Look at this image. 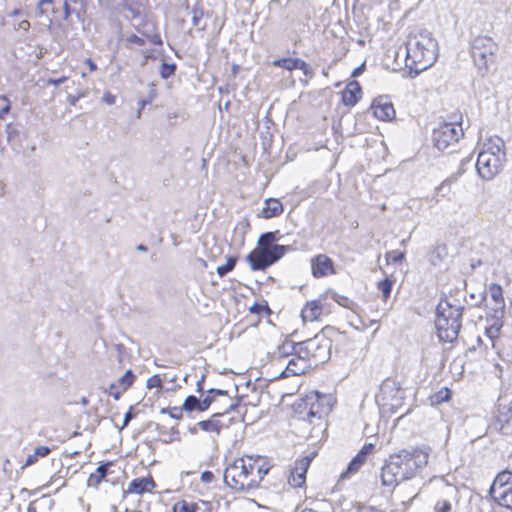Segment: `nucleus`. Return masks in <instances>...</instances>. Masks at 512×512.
Segmentation results:
<instances>
[{"mask_svg":"<svg viewBox=\"0 0 512 512\" xmlns=\"http://www.w3.org/2000/svg\"><path fill=\"white\" fill-rule=\"evenodd\" d=\"M273 467L272 459L267 456L243 455L226 467L224 481L237 492L257 489Z\"/></svg>","mask_w":512,"mask_h":512,"instance_id":"nucleus-1","label":"nucleus"},{"mask_svg":"<svg viewBox=\"0 0 512 512\" xmlns=\"http://www.w3.org/2000/svg\"><path fill=\"white\" fill-rule=\"evenodd\" d=\"M352 344L346 332L326 326L313 338L295 343V352L316 367L329 359L333 349L336 353L346 352L352 348Z\"/></svg>","mask_w":512,"mask_h":512,"instance_id":"nucleus-2","label":"nucleus"},{"mask_svg":"<svg viewBox=\"0 0 512 512\" xmlns=\"http://www.w3.org/2000/svg\"><path fill=\"white\" fill-rule=\"evenodd\" d=\"M428 458V453L420 448L404 449L390 455L381 468L382 485L393 488L414 478L427 465Z\"/></svg>","mask_w":512,"mask_h":512,"instance_id":"nucleus-3","label":"nucleus"},{"mask_svg":"<svg viewBox=\"0 0 512 512\" xmlns=\"http://www.w3.org/2000/svg\"><path fill=\"white\" fill-rule=\"evenodd\" d=\"M406 48L405 68L411 76L427 70L437 59V42L429 33L410 34Z\"/></svg>","mask_w":512,"mask_h":512,"instance_id":"nucleus-4","label":"nucleus"},{"mask_svg":"<svg viewBox=\"0 0 512 512\" xmlns=\"http://www.w3.org/2000/svg\"><path fill=\"white\" fill-rule=\"evenodd\" d=\"M506 162L505 143L497 135L485 139L476 161V170L485 180H491L498 175Z\"/></svg>","mask_w":512,"mask_h":512,"instance_id":"nucleus-5","label":"nucleus"},{"mask_svg":"<svg viewBox=\"0 0 512 512\" xmlns=\"http://www.w3.org/2000/svg\"><path fill=\"white\" fill-rule=\"evenodd\" d=\"M498 44L492 37L476 36L471 43V56L475 66L482 75L497 70Z\"/></svg>","mask_w":512,"mask_h":512,"instance_id":"nucleus-6","label":"nucleus"},{"mask_svg":"<svg viewBox=\"0 0 512 512\" xmlns=\"http://www.w3.org/2000/svg\"><path fill=\"white\" fill-rule=\"evenodd\" d=\"M462 120V113L455 111L448 115L447 120L443 121L433 130L432 140L438 150L446 151L458 144L459 140L464 136Z\"/></svg>","mask_w":512,"mask_h":512,"instance_id":"nucleus-7","label":"nucleus"},{"mask_svg":"<svg viewBox=\"0 0 512 512\" xmlns=\"http://www.w3.org/2000/svg\"><path fill=\"white\" fill-rule=\"evenodd\" d=\"M299 414L310 424L322 421L332 410L331 397L319 392L307 395L299 405Z\"/></svg>","mask_w":512,"mask_h":512,"instance_id":"nucleus-8","label":"nucleus"},{"mask_svg":"<svg viewBox=\"0 0 512 512\" xmlns=\"http://www.w3.org/2000/svg\"><path fill=\"white\" fill-rule=\"evenodd\" d=\"M435 325L439 339L452 343L457 339L461 328V313L457 309H438Z\"/></svg>","mask_w":512,"mask_h":512,"instance_id":"nucleus-9","label":"nucleus"},{"mask_svg":"<svg viewBox=\"0 0 512 512\" xmlns=\"http://www.w3.org/2000/svg\"><path fill=\"white\" fill-rule=\"evenodd\" d=\"M295 352V342L285 339L276 349L269 354L268 361L264 364L265 373L270 380L281 379V370L287 365L289 357Z\"/></svg>","mask_w":512,"mask_h":512,"instance_id":"nucleus-10","label":"nucleus"},{"mask_svg":"<svg viewBox=\"0 0 512 512\" xmlns=\"http://www.w3.org/2000/svg\"><path fill=\"white\" fill-rule=\"evenodd\" d=\"M490 495L500 506H503L512 511V472L501 471L499 472L491 487Z\"/></svg>","mask_w":512,"mask_h":512,"instance_id":"nucleus-11","label":"nucleus"},{"mask_svg":"<svg viewBox=\"0 0 512 512\" xmlns=\"http://www.w3.org/2000/svg\"><path fill=\"white\" fill-rule=\"evenodd\" d=\"M286 253V247H274L271 251L267 249L254 248L246 257L251 270H265L280 260Z\"/></svg>","mask_w":512,"mask_h":512,"instance_id":"nucleus-12","label":"nucleus"},{"mask_svg":"<svg viewBox=\"0 0 512 512\" xmlns=\"http://www.w3.org/2000/svg\"><path fill=\"white\" fill-rule=\"evenodd\" d=\"M331 313V305L326 301V296L321 293L317 298L307 301L301 309V319L304 323L316 322L323 315Z\"/></svg>","mask_w":512,"mask_h":512,"instance_id":"nucleus-13","label":"nucleus"},{"mask_svg":"<svg viewBox=\"0 0 512 512\" xmlns=\"http://www.w3.org/2000/svg\"><path fill=\"white\" fill-rule=\"evenodd\" d=\"M157 489V483L153 475L148 472L141 477L133 478L127 487L122 491V498L125 499L129 496L142 497L145 494H154Z\"/></svg>","mask_w":512,"mask_h":512,"instance_id":"nucleus-14","label":"nucleus"},{"mask_svg":"<svg viewBox=\"0 0 512 512\" xmlns=\"http://www.w3.org/2000/svg\"><path fill=\"white\" fill-rule=\"evenodd\" d=\"M456 194L457 179L455 177H449L435 187L431 196V204L437 205L440 203L451 202L456 197Z\"/></svg>","mask_w":512,"mask_h":512,"instance_id":"nucleus-15","label":"nucleus"},{"mask_svg":"<svg viewBox=\"0 0 512 512\" xmlns=\"http://www.w3.org/2000/svg\"><path fill=\"white\" fill-rule=\"evenodd\" d=\"M375 444L365 443L358 453L351 459L346 470L341 473V478H349L358 473L369 457L375 452Z\"/></svg>","mask_w":512,"mask_h":512,"instance_id":"nucleus-16","label":"nucleus"},{"mask_svg":"<svg viewBox=\"0 0 512 512\" xmlns=\"http://www.w3.org/2000/svg\"><path fill=\"white\" fill-rule=\"evenodd\" d=\"M311 273L314 278H324L337 273L334 261L326 254H317L311 258Z\"/></svg>","mask_w":512,"mask_h":512,"instance_id":"nucleus-17","label":"nucleus"},{"mask_svg":"<svg viewBox=\"0 0 512 512\" xmlns=\"http://www.w3.org/2000/svg\"><path fill=\"white\" fill-rule=\"evenodd\" d=\"M230 403L227 409L223 412L215 413L219 418L222 430L229 429L231 426L240 424L244 421L242 412L240 411V405L237 401L228 397Z\"/></svg>","mask_w":512,"mask_h":512,"instance_id":"nucleus-18","label":"nucleus"},{"mask_svg":"<svg viewBox=\"0 0 512 512\" xmlns=\"http://www.w3.org/2000/svg\"><path fill=\"white\" fill-rule=\"evenodd\" d=\"M313 366L304 359L298 352H294L288 359L287 365L281 370V378L299 376L305 374Z\"/></svg>","mask_w":512,"mask_h":512,"instance_id":"nucleus-19","label":"nucleus"},{"mask_svg":"<svg viewBox=\"0 0 512 512\" xmlns=\"http://www.w3.org/2000/svg\"><path fill=\"white\" fill-rule=\"evenodd\" d=\"M371 111L380 121H391L396 116V111L393 103L387 96L376 97L371 104Z\"/></svg>","mask_w":512,"mask_h":512,"instance_id":"nucleus-20","label":"nucleus"},{"mask_svg":"<svg viewBox=\"0 0 512 512\" xmlns=\"http://www.w3.org/2000/svg\"><path fill=\"white\" fill-rule=\"evenodd\" d=\"M310 466V459L303 457L298 459L290 471L288 483L294 488L302 487L306 482V474Z\"/></svg>","mask_w":512,"mask_h":512,"instance_id":"nucleus-21","label":"nucleus"},{"mask_svg":"<svg viewBox=\"0 0 512 512\" xmlns=\"http://www.w3.org/2000/svg\"><path fill=\"white\" fill-rule=\"evenodd\" d=\"M135 379V374L132 370L129 369L115 383H111L105 392L112 396L115 400H119L121 395L124 394L133 385Z\"/></svg>","mask_w":512,"mask_h":512,"instance_id":"nucleus-22","label":"nucleus"},{"mask_svg":"<svg viewBox=\"0 0 512 512\" xmlns=\"http://www.w3.org/2000/svg\"><path fill=\"white\" fill-rule=\"evenodd\" d=\"M272 65L275 67H280L287 71H293V70L298 69V70H301L303 72V74L306 76L312 75V69H311L310 65L306 61H304L300 58H290V57L279 58V59H275L272 62Z\"/></svg>","mask_w":512,"mask_h":512,"instance_id":"nucleus-23","label":"nucleus"},{"mask_svg":"<svg viewBox=\"0 0 512 512\" xmlns=\"http://www.w3.org/2000/svg\"><path fill=\"white\" fill-rule=\"evenodd\" d=\"M362 97V88L358 81L353 80L346 84L341 91V102L346 107H354Z\"/></svg>","mask_w":512,"mask_h":512,"instance_id":"nucleus-24","label":"nucleus"},{"mask_svg":"<svg viewBox=\"0 0 512 512\" xmlns=\"http://www.w3.org/2000/svg\"><path fill=\"white\" fill-rule=\"evenodd\" d=\"M155 32L152 34H143L142 37L131 34L126 37L125 39V46L126 48L133 50L136 46L142 47L146 44V42H150L153 45H162V39L160 34L157 31L156 26H154Z\"/></svg>","mask_w":512,"mask_h":512,"instance_id":"nucleus-25","label":"nucleus"},{"mask_svg":"<svg viewBox=\"0 0 512 512\" xmlns=\"http://www.w3.org/2000/svg\"><path fill=\"white\" fill-rule=\"evenodd\" d=\"M248 313L253 317V322L258 324L262 319L269 318L272 315V310L269 307L268 301L261 298L248 308Z\"/></svg>","mask_w":512,"mask_h":512,"instance_id":"nucleus-26","label":"nucleus"},{"mask_svg":"<svg viewBox=\"0 0 512 512\" xmlns=\"http://www.w3.org/2000/svg\"><path fill=\"white\" fill-rule=\"evenodd\" d=\"M113 461L101 462L100 465L87 478V486L98 489L101 483L106 479Z\"/></svg>","mask_w":512,"mask_h":512,"instance_id":"nucleus-27","label":"nucleus"},{"mask_svg":"<svg viewBox=\"0 0 512 512\" xmlns=\"http://www.w3.org/2000/svg\"><path fill=\"white\" fill-rule=\"evenodd\" d=\"M283 212L284 207L279 199L268 198L264 201V205L259 213V217L264 219H271L280 216Z\"/></svg>","mask_w":512,"mask_h":512,"instance_id":"nucleus-28","label":"nucleus"},{"mask_svg":"<svg viewBox=\"0 0 512 512\" xmlns=\"http://www.w3.org/2000/svg\"><path fill=\"white\" fill-rule=\"evenodd\" d=\"M218 416L214 413L208 419L196 423V428L202 432L219 435L223 430Z\"/></svg>","mask_w":512,"mask_h":512,"instance_id":"nucleus-29","label":"nucleus"},{"mask_svg":"<svg viewBox=\"0 0 512 512\" xmlns=\"http://www.w3.org/2000/svg\"><path fill=\"white\" fill-rule=\"evenodd\" d=\"M52 450L53 449L48 446H44V445L37 446L34 449L33 453L29 454L26 457V460L21 468L25 469L29 466L36 464L39 461V459L47 457L51 453Z\"/></svg>","mask_w":512,"mask_h":512,"instance_id":"nucleus-30","label":"nucleus"},{"mask_svg":"<svg viewBox=\"0 0 512 512\" xmlns=\"http://www.w3.org/2000/svg\"><path fill=\"white\" fill-rule=\"evenodd\" d=\"M200 506L198 502L181 498L176 500L171 507V512H199Z\"/></svg>","mask_w":512,"mask_h":512,"instance_id":"nucleus-31","label":"nucleus"},{"mask_svg":"<svg viewBox=\"0 0 512 512\" xmlns=\"http://www.w3.org/2000/svg\"><path fill=\"white\" fill-rule=\"evenodd\" d=\"M323 294L326 296L327 302H329L331 299L344 308L350 309L354 304V302L348 296L339 294L331 288L326 289Z\"/></svg>","mask_w":512,"mask_h":512,"instance_id":"nucleus-32","label":"nucleus"},{"mask_svg":"<svg viewBox=\"0 0 512 512\" xmlns=\"http://www.w3.org/2000/svg\"><path fill=\"white\" fill-rule=\"evenodd\" d=\"M276 232H266L260 235L257 247L260 249H267L268 251H271L274 247H285L284 245L276 244L277 241Z\"/></svg>","mask_w":512,"mask_h":512,"instance_id":"nucleus-33","label":"nucleus"},{"mask_svg":"<svg viewBox=\"0 0 512 512\" xmlns=\"http://www.w3.org/2000/svg\"><path fill=\"white\" fill-rule=\"evenodd\" d=\"M502 327L503 321L500 318H496L485 328V335L492 341L493 348H495V341L501 335Z\"/></svg>","mask_w":512,"mask_h":512,"instance_id":"nucleus-34","label":"nucleus"},{"mask_svg":"<svg viewBox=\"0 0 512 512\" xmlns=\"http://www.w3.org/2000/svg\"><path fill=\"white\" fill-rule=\"evenodd\" d=\"M218 397L228 398L229 396L226 391L211 389L208 395L203 400H200L199 411L208 410L211 404L217 401Z\"/></svg>","mask_w":512,"mask_h":512,"instance_id":"nucleus-35","label":"nucleus"},{"mask_svg":"<svg viewBox=\"0 0 512 512\" xmlns=\"http://www.w3.org/2000/svg\"><path fill=\"white\" fill-rule=\"evenodd\" d=\"M394 282V279L386 277L377 283V289L381 292L382 300L384 302H387L390 298Z\"/></svg>","mask_w":512,"mask_h":512,"instance_id":"nucleus-36","label":"nucleus"},{"mask_svg":"<svg viewBox=\"0 0 512 512\" xmlns=\"http://www.w3.org/2000/svg\"><path fill=\"white\" fill-rule=\"evenodd\" d=\"M452 397V391L448 387H443L430 396V401L433 405H440L444 402H449Z\"/></svg>","mask_w":512,"mask_h":512,"instance_id":"nucleus-37","label":"nucleus"},{"mask_svg":"<svg viewBox=\"0 0 512 512\" xmlns=\"http://www.w3.org/2000/svg\"><path fill=\"white\" fill-rule=\"evenodd\" d=\"M489 293L493 301L497 304H504L503 289L501 285L497 283H491L489 285Z\"/></svg>","mask_w":512,"mask_h":512,"instance_id":"nucleus-38","label":"nucleus"},{"mask_svg":"<svg viewBox=\"0 0 512 512\" xmlns=\"http://www.w3.org/2000/svg\"><path fill=\"white\" fill-rule=\"evenodd\" d=\"M236 263H237V258L236 257H233V256L228 257L226 259L225 264L220 265V266L217 267V269H216L217 274L220 277L225 276L226 274H228L229 272L234 270V268L236 266Z\"/></svg>","mask_w":512,"mask_h":512,"instance_id":"nucleus-39","label":"nucleus"},{"mask_svg":"<svg viewBox=\"0 0 512 512\" xmlns=\"http://www.w3.org/2000/svg\"><path fill=\"white\" fill-rule=\"evenodd\" d=\"M453 509L450 499H438L433 507V512H451Z\"/></svg>","mask_w":512,"mask_h":512,"instance_id":"nucleus-40","label":"nucleus"},{"mask_svg":"<svg viewBox=\"0 0 512 512\" xmlns=\"http://www.w3.org/2000/svg\"><path fill=\"white\" fill-rule=\"evenodd\" d=\"M199 405H200V400L196 396L190 395L184 400L182 407H183L184 411L192 412L194 410L199 411Z\"/></svg>","mask_w":512,"mask_h":512,"instance_id":"nucleus-41","label":"nucleus"},{"mask_svg":"<svg viewBox=\"0 0 512 512\" xmlns=\"http://www.w3.org/2000/svg\"><path fill=\"white\" fill-rule=\"evenodd\" d=\"M405 259V253L400 250H392L386 253L388 263H401Z\"/></svg>","mask_w":512,"mask_h":512,"instance_id":"nucleus-42","label":"nucleus"},{"mask_svg":"<svg viewBox=\"0 0 512 512\" xmlns=\"http://www.w3.org/2000/svg\"><path fill=\"white\" fill-rule=\"evenodd\" d=\"M176 65L174 63L163 62L160 67V75L163 79H167L175 74Z\"/></svg>","mask_w":512,"mask_h":512,"instance_id":"nucleus-43","label":"nucleus"},{"mask_svg":"<svg viewBox=\"0 0 512 512\" xmlns=\"http://www.w3.org/2000/svg\"><path fill=\"white\" fill-rule=\"evenodd\" d=\"M183 411H184L183 407H168V408H163L161 410V413L168 414L170 417L180 420L183 417Z\"/></svg>","mask_w":512,"mask_h":512,"instance_id":"nucleus-44","label":"nucleus"},{"mask_svg":"<svg viewBox=\"0 0 512 512\" xmlns=\"http://www.w3.org/2000/svg\"><path fill=\"white\" fill-rule=\"evenodd\" d=\"M301 512H330L329 505L325 502H317L311 507H306Z\"/></svg>","mask_w":512,"mask_h":512,"instance_id":"nucleus-45","label":"nucleus"},{"mask_svg":"<svg viewBox=\"0 0 512 512\" xmlns=\"http://www.w3.org/2000/svg\"><path fill=\"white\" fill-rule=\"evenodd\" d=\"M162 386V380L159 375L155 374L147 379V387L151 388H160Z\"/></svg>","mask_w":512,"mask_h":512,"instance_id":"nucleus-46","label":"nucleus"},{"mask_svg":"<svg viewBox=\"0 0 512 512\" xmlns=\"http://www.w3.org/2000/svg\"><path fill=\"white\" fill-rule=\"evenodd\" d=\"M0 99L6 103V105L0 109V119H3L11 110V103L7 96H1Z\"/></svg>","mask_w":512,"mask_h":512,"instance_id":"nucleus-47","label":"nucleus"},{"mask_svg":"<svg viewBox=\"0 0 512 512\" xmlns=\"http://www.w3.org/2000/svg\"><path fill=\"white\" fill-rule=\"evenodd\" d=\"M53 4V0H40L38 2V6H37V10H38V14L43 16L46 14V10L44 9V5H52Z\"/></svg>","mask_w":512,"mask_h":512,"instance_id":"nucleus-48","label":"nucleus"},{"mask_svg":"<svg viewBox=\"0 0 512 512\" xmlns=\"http://www.w3.org/2000/svg\"><path fill=\"white\" fill-rule=\"evenodd\" d=\"M103 101L108 105H113L116 103V96L107 91L103 95Z\"/></svg>","mask_w":512,"mask_h":512,"instance_id":"nucleus-49","label":"nucleus"},{"mask_svg":"<svg viewBox=\"0 0 512 512\" xmlns=\"http://www.w3.org/2000/svg\"><path fill=\"white\" fill-rule=\"evenodd\" d=\"M214 480V474L211 471H204L201 474V481L204 483H210Z\"/></svg>","mask_w":512,"mask_h":512,"instance_id":"nucleus-50","label":"nucleus"},{"mask_svg":"<svg viewBox=\"0 0 512 512\" xmlns=\"http://www.w3.org/2000/svg\"><path fill=\"white\" fill-rule=\"evenodd\" d=\"M132 409H133V407H130V409L126 412L121 429L126 427L129 424V422L131 421V419L133 418Z\"/></svg>","mask_w":512,"mask_h":512,"instance_id":"nucleus-51","label":"nucleus"},{"mask_svg":"<svg viewBox=\"0 0 512 512\" xmlns=\"http://www.w3.org/2000/svg\"><path fill=\"white\" fill-rule=\"evenodd\" d=\"M357 512H385L373 506H362L358 508Z\"/></svg>","mask_w":512,"mask_h":512,"instance_id":"nucleus-52","label":"nucleus"},{"mask_svg":"<svg viewBox=\"0 0 512 512\" xmlns=\"http://www.w3.org/2000/svg\"><path fill=\"white\" fill-rule=\"evenodd\" d=\"M67 79H68L67 76H63V77H60L57 79H48L47 83L52 84L54 86H58V85L64 83L65 81H67Z\"/></svg>","mask_w":512,"mask_h":512,"instance_id":"nucleus-53","label":"nucleus"},{"mask_svg":"<svg viewBox=\"0 0 512 512\" xmlns=\"http://www.w3.org/2000/svg\"><path fill=\"white\" fill-rule=\"evenodd\" d=\"M30 27L31 25L28 20H22L21 22L18 23L17 29L27 32L30 29Z\"/></svg>","mask_w":512,"mask_h":512,"instance_id":"nucleus-54","label":"nucleus"},{"mask_svg":"<svg viewBox=\"0 0 512 512\" xmlns=\"http://www.w3.org/2000/svg\"><path fill=\"white\" fill-rule=\"evenodd\" d=\"M85 64L88 66L90 72H94L97 70V65L91 58H87L85 60Z\"/></svg>","mask_w":512,"mask_h":512,"instance_id":"nucleus-55","label":"nucleus"},{"mask_svg":"<svg viewBox=\"0 0 512 512\" xmlns=\"http://www.w3.org/2000/svg\"><path fill=\"white\" fill-rule=\"evenodd\" d=\"M63 8H64V19L67 20L71 15L70 6L67 1L64 3Z\"/></svg>","mask_w":512,"mask_h":512,"instance_id":"nucleus-56","label":"nucleus"},{"mask_svg":"<svg viewBox=\"0 0 512 512\" xmlns=\"http://www.w3.org/2000/svg\"><path fill=\"white\" fill-rule=\"evenodd\" d=\"M364 70V64H362L361 66L355 68L351 74L352 77H357L359 76Z\"/></svg>","mask_w":512,"mask_h":512,"instance_id":"nucleus-57","label":"nucleus"},{"mask_svg":"<svg viewBox=\"0 0 512 512\" xmlns=\"http://www.w3.org/2000/svg\"><path fill=\"white\" fill-rule=\"evenodd\" d=\"M240 71V66L237 64H233L231 67L232 75L235 77Z\"/></svg>","mask_w":512,"mask_h":512,"instance_id":"nucleus-58","label":"nucleus"},{"mask_svg":"<svg viewBox=\"0 0 512 512\" xmlns=\"http://www.w3.org/2000/svg\"><path fill=\"white\" fill-rule=\"evenodd\" d=\"M27 512H37V508L33 503H30L27 507Z\"/></svg>","mask_w":512,"mask_h":512,"instance_id":"nucleus-59","label":"nucleus"},{"mask_svg":"<svg viewBox=\"0 0 512 512\" xmlns=\"http://www.w3.org/2000/svg\"><path fill=\"white\" fill-rule=\"evenodd\" d=\"M20 14V10L19 9H14L12 12H11V16H18Z\"/></svg>","mask_w":512,"mask_h":512,"instance_id":"nucleus-60","label":"nucleus"},{"mask_svg":"<svg viewBox=\"0 0 512 512\" xmlns=\"http://www.w3.org/2000/svg\"><path fill=\"white\" fill-rule=\"evenodd\" d=\"M139 104H140V109H143V108L146 106L147 101H146V100H141V101L139 102Z\"/></svg>","mask_w":512,"mask_h":512,"instance_id":"nucleus-61","label":"nucleus"},{"mask_svg":"<svg viewBox=\"0 0 512 512\" xmlns=\"http://www.w3.org/2000/svg\"><path fill=\"white\" fill-rule=\"evenodd\" d=\"M138 249H139V250H146V247H144V246L140 245V246L138 247Z\"/></svg>","mask_w":512,"mask_h":512,"instance_id":"nucleus-62","label":"nucleus"}]
</instances>
